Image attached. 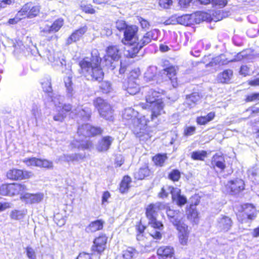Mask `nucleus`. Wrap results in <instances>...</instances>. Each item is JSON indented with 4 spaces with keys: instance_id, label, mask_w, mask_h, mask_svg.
<instances>
[{
    "instance_id": "58836bf2",
    "label": "nucleus",
    "mask_w": 259,
    "mask_h": 259,
    "mask_svg": "<svg viewBox=\"0 0 259 259\" xmlns=\"http://www.w3.org/2000/svg\"><path fill=\"white\" fill-rule=\"evenodd\" d=\"M156 74V68L154 66L149 67L145 73V78L148 81L153 80Z\"/></svg>"
},
{
    "instance_id": "a18cd8bd",
    "label": "nucleus",
    "mask_w": 259,
    "mask_h": 259,
    "mask_svg": "<svg viewBox=\"0 0 259 259\" xmlns=\"http://www.w3.org/2000/svg\"><path fill=\"white\" fill-rule=\"evenodd\" d=\"M64 24L63 19L59 18L55 20L54 23L51 25L52 29L53 32L58 31L62 27Z\"/></svg>"
},
{
    "instance_id": "7c9ffc66",
    "label": "nucleus",
    "mask_w": 259,
    "mask_h": 259,
    "mask_svg": "<svg viewBox=\"0 0 259 259\" xmlns=\"http://www.w3.org/2000/svg\"><path fill=\"white\" fill-rule=\"evenodd\" d=\"M125 90L130 95H135L139 91V85L135 80L129 79Z\"/></svg>"
},
{
    "instance_id": "69168bd1",
    "label": "nucleus",
    "mask_w": 259,
    "mask_h": 259,
    "mask_svg": "<svg viewBox=\"0 0 259 259\" xmlns=\"http://www.w3.org/2000/svg\"><path fill=\"white\" fill-rule=\"evenodd\" d=\"M17 195L16 184H9V196Z\"/></svg>"
},
{
    "instance_id": "a19ab883",
    "label": "nucleus",
    "mask_w": 259,
    "mask_h": 259,
    "mask_svg": "<svg viewBox=\"0 0 259 259\" xmlns=\"http://www.w3.org/2000/svg\"><path fill=\"white\" fill-rule=\"evenodd\" d=\"M206 155V152L204 151H194L191 154V158L194 160H203Z\"/></svg>"
},
{
    "instance_id": "4be33fe9",
    "label": "nucleus",
    "mask_w": 259,
    "mask_h": 259,
    "mask_svg": "<svg viewBox=\"0 0 259 259\" xmlns=\"http://www.w3.org/2000/svg\"><path fill=\"white\" fill-rule=\"evenodd\" d=\"M233 71L231 69H227L220 73L217 77L218 82L222 83H229L233 77Z\"/></svg>"
},
{
    "instance_id": "9d476101",
    "label": "nucleus",
    "mask_w": 259,
    "mask_h": 259,
    "mask_svg": "<svg viewBox=\"0 0 259 259\" xmlns=\"http://www.w3.org/2000/svg\"><path fill=\"white\" fill-rule=\"evenodd\" d=\"M46 54V57L50 62L58 66H66V60L62 53L47 51Z\"/></svg>"
},
{
    "instance_id": "72a5a7b5",
    "label": "nucleus",
    "mask_w": 259,
    "mask_h": 259,
    "mask_svg": "<svg viewBox=\"0 0 259 259\" xmlns=\"http://www.w3.org/2000/svg\"><path fill=\"white\" fill-rule=\"evenodd\" d=\"M150 174V170L147 165H144L141 167L138 171L135 172V177L138 180H142L146 177L149 176Z\"/></svg>"
},
{
    "instance_id": "9b49d317",
    "label": "nucleus",
    "mask_w": 259,
    "mask_h": 259,
    "mask_svg": "<svg viewBox=\"0 0 259 259\" xmlns=\"http://www.w3.org/2000/svg\"><path fill=\"white\" fill-rule=\"evenodd\" d=\"M52 101L55 105V110L57 112V113L53 116L54 120L56 121L62 122L66 117V115L63 111H61L62 106H60L61 104L60 96L56 95L53 97Z\"/></svg>"
},
{
    "instance_id": "1a4fd4ad",
    "label": "nucleus",
    "mask_w": 259,
    "mask_h": 259,
    "mask_svg": "<svg viewBox=\"0 0 259 259\" xmlns=\"http://www.w3.org/2000/svg\"><path fill=\"white\" fill-rule=\"evenodd\" d=\"M102 130L100 128L92 126L86 124L79 126L78 128L77 134L79 137H85L94 136L101 134Z\"/></svg>"
},
{
    "instance_id": "a211bd4d",
    "label": "nucleus",
    "mask_w": 259,
    "mask_h": 259,
    "mask_svg": "<svg viewBox=\"0 0 259 259\" xmlns=\"http://www.w3.org/2000/svg\"><path fill=\"white\" fill-rule=\"evenodd\" d=\"M159 259H175L174 249L170 246H162L157 250Z\"/></svg>"
},
{
    "instance_id": "37998d69",
    "label": "nucleus",
    "mask_w": 259,
    "mask_h": 259,
    "mask_svg": "<svg viewBox=\"0 0 259 259\" xmlns=\"http://www.w3.org/2000/svg\"><path fill=\"white\" fill-rule=\"evenodd\" d=\"M17 195H20V197L24 195L26 192L28 190L27 187L26 185L22 183H15Z\"/></svg>"
},
{
    "instance_id": "4c0bfd02",
    "label": "nucleus",
    "mask_w": 259,
    "mask_h": 259,
    "mask_svg": "<svg viewBox=\"0 0 259 259\" xmlns=\"http://www.w3.org/2000/svg\"><path fill=\"white\" fill-rule=\"evenodd\" d=\"M131 182V178L128 176L123 177L120 185L119 190L121 193H124L127 191Z\"/></svg>"
},
{
    "instance_id": "e433bc0d",
    "label": "nucleus",
    "mask_w": 259,
    "mask_h": 259,
    "mask_svg": "<svg viewBox=\"0 0 259 259\" xmlns=\"http://www.w3.org/2000/svg\"><path fill=\"white\" fill-rule=\"evenodd\" d=\"M26 214L24 210H13L10 213V217L13 220H20L23 219Z\"/></svg>"
},
{
    "instance_id": "39448f33",
    "label": "nucleus",
    "mask_w": 259,
    "mask_h": 259,
    "mask_svg": "<svg viewBox=\"0 0 259 259\" xmlns=\"http://www.w3.org/2000/svg\"><path fill=\"white\" fill-rule=\"evenodd\" d=\"M94 104L101 116L107 120H112L113 111L110 104L101 98H97Z\"/></svg>"
},
{
    "instance_id": "bf43d9fd",
    "label": "nucleus",
    "mask_w": 259,
    "mask_h": 259,
    "mask_svg": "<svg viewBox=\"0 0 259 259\" xmlns=\"http://www.w3.org/2000/svg\"><path fill=\"white\" fill-rule=\"evenodd\" d=\"M159 94L155 91H151L149 95H147L146 97V100H147V98L150 97L151 100H154L155 99V101H157V100H162L161 99L159 98Z\"/></svg>"
},
{
    "instance_id": "603ef678",
    "label": "nucleus",
    "mask_w": 259,
    "mask_h": 259,
    "mask_svg": "<svg viewBox=\"0 0 259 259\" xmlns=\"http://www.w3.org/2000/svg\"><path fill=\"white\" fill-rule=\"evenodd\" d=\"M40 32L41 35H45L47 33H51L53 32L52 29L51 25L46 24L40 27Z\"/></svg>"
},
{
    "instance_id": "a878e982",
    "label": "nucleus",
    "mask_w": 259,
    "mask_h": 259,
    "mask_svg": "<svg viewBox=\"0 0 259 259\" xmlns=\"http://www.w3.org/2000/svg\"><path fill=\"white\" fill-rule=\"evenodd\" d=\"M113 139L110 136H106L99 142L97 146V150L100 152L106 151L110 147Z\"/></svg>"
},
{
    "instance_id": "0eeeda50",
    "label": "nucleus",
    "mask_w": 259,
    "mask_h": 259,
    "mask_svg": "<svg viewBox=\"0 0 259 259\" xmlns=\"http://www.w3.org/2000/svg\"><path fill=\"white\" fill-rule=\"evenodd\" d=\"M138 28L136 25L127 27L124 31V37L122 40V43L124 44H136L138 40Z\"/></svg>"
},
{
    "instance_id": "dca6fc26",
    "label": "nucleus",
    "mask_w": 259,
    "mask_h": 259,
    "mask_svg": "<svg viewBox=\"0 0 259 259\" xmlns=\"http://www.w3.org/2000/svg\"><path fill=\"white\" fill-rule=\"evenodd\" d=\"M107 238L105 235H101L95 239L92 246V250L101 254L106 248Z\"/></svg>"
},
{
    "instance_id": "412c9836",
    "label": "nucleus",
    "mask_w": 259,
    "mask_h": 259,
    "mask_svg": "<svg viewBox=\"0 0 259 259\" xmlns=\"http://www.w3.org/2000/svg\"><path fill=\"white\" fill-rule=\"evenodd\" d=\"M87 30L88 27L84 25L74 31L67 39L68 44H71L73 42H75L79 40Z\"/></svg>"
},
{
    "instance_id": "680f3d73",
    "label": "nucleus",
    "mask_w": 259,
    "mask_h": 259,
    "mask_svg": "<svg viewBox=\"0 0 259 259\" xmlns=\"http://www.w3.org/2000/svg\"><path fill=\"white\" fill-rule=\"evenodd\" d=\"M195 130L196 127L195 126H188L184 130V135L186 136H191L195 133Z\"/></svg>"
},
{
    "instance_id": "f8f14e48",
    "label": "nucleus",
    "mask_w": 259,
    "mask_h": 259,
    "mask_svg": "<svg viewBox=\"0 0 259 259\" xmlns=\"http://www.w3.org/2000/svg\"><path fill=\"white\" fill-rule=\"evenodd\" d=\"M166 214L169 221L175 227L184 223L182 222L183 214L179 210H175L168 208L166 209Z\"/></svg>"
},
{
    "instance_id": "338daca9",
    "label": "nucleus",
    "mask_w": 259,
    "mask_h": 259,
    "mask_svg": "<svg viewBox=\"0 0 259 259\" xmlns=\"http://www.w3.org/2000/svg\"><path fill=\"white\" fill-rule=\"evenodd\" d=\"M116 27L119 30H121L126 29V25L124 21L122 20H118L116 23Z\"/></svg>"
},
{
    "instance_id": "de8ad7c7",
    "label": "nucleus",
    "mask_w": 259,
    "mask_h": 259,
    "mask_svg": "<svg viewBox=\"0 0 259 259\" xmlns=\"http://www.w3.org/2000/svg\"><path fill=\"white\" fill-rule=\"evenodd\" d=\"M31 113L36 119L39 117L41 115L40 106L36 104H33L32 106Z\"/></svg>"
},
{
    "instance_id": "6e6552de",
    "label": "nucleus",
    "mask_w": 259,
    "mask_h": 259,
    "mask_svg": "<svg viewBox=\"0 0 259 259\" xmlns=\"http://www.w3.org/2000/svg\"><path fill=\"white\" fill-rule=\"evenodd\" d=\"M147 106H148L149 108H151L152 111L151 116L152 119H153L154 117H157L159 115H160L162 113L164 112L163 110L164 105L162 100H157V101H155V99L154 100H151L150 97H148L147 98Z\"/></svg>"
},
{
    "instance_id": "2f4dec72",
    "label": "nucleus",
    "mask_w": 259,
    "mask_h": 259,
    "mask_svg": "<svg viewBox=\"0 0 259 259\" xmlns=\"http://www.w3.org/2000/svg\"><path fill=\"white\" fill-rule=\"evenodd\" d=\"M155 30L150 31L147 32L140 40V42H138L139 45L143 48L145 45H146L150 43L152 39H154L155 36Z\"/></svg>"
},
{
    "instance_id": "774afa93",
    "label": "nucleus",
    "mask_w": 259,
    "mask_h": 259,
    "mask_svg": "<svg viewBox=\"0 0 259 259\" xmlns=\"http://www.w3.org/2000/svg\"><path fill=\"white\" fill-rule=\"evenodd\" d=\"M138 20L141 24V27L144 29H147L149 28L150 24L145 19L142 17L138 18Z\"/></svg>"
},
{
    "instance_id": "c9c22d12",
    "label": "nucleus",
    "mask_w": 259,
    "mask_h": 259,
    "mask_svg": "<svg viewBox=\"0 0 259 259\" xmlns=\"http://www.w3.org/2000/svg\"><path fill=\"white\" fill-rule=\"evenodd\" d=\"M22 174V170L12 169L7 172V177L8 179L12 180H21Z\"/></svg>"
},
{
    "instance_id": "c756f323",
    "label": "nucleus",
    "mask_w": 259,
    "mask_h": 259,
    "mask_svg": "<svg viewBox=\"0 0 259 259\" xmlns=\"http://www.w3.org/2000/svg\"><path fill=\"white\" fill-rule=\"evenodd\" d=\"M136 254V250L132 248L128 247L123 250L121 254L118 255L116 259H132Z\"/></svg>"
},
{
    "instance_id": "79ce46f5",
    "label": "nucleus",
    "mask_w": 259,
    "mask_h": 259,
    "mask_svg": "<svg viewBox=\"0 0 259 259\" xmlns=\"http://www.w3.org/2000/svg\"><path fill=\"white\" fill-rule=\"evenodd\" d=\"M23 162L25 163L28 166H37L39 167V163H40V159L35 157L25 158L23 160Z\"/></svg>"
},
{
    "instance_id": "b1692460",
    "label": "nucleus",
    "mask_w": 259,
    "mask_h": 259,
    "mask_svg": "<svg viewBox=\"0 0 259 259\" xmlns=\"http://www.w3.org/2000/svg\"><path fill=\"white\" fill-rule=\"evenodd\" d=\"M104 223V222L101 220H98L92 222L87 226L85 231L87 233H91L101 230L103 229Z\"/></svg>"
},
{
    "instance_id": "6e6d98bb",
    "label": "nucleus",
    "mask_w": 259,
    "mask_h": 259,
    "mask_svg": "<svg viewBox=\"0 0 259 259\" xmlns=\"http://www.w3.org/2000/svg\"><path fill=\"white\" fill-rule=\"evenodd\" d=\"M172 4V0H159V5L163 9H169Z\"/></svg>"
},
{
    "instance_id": "bb28decb",
    "label": "nucleus",
    "mask_w": 259,
    "mask_h": 259,
    "mask_svg": "<svg viewBox=\"0 0 259 259\" xmlns=\"http://www.w3.org/2000/svg\"><path fill=\"white\" fill-rule=\"evenodd\" d=\"M67 74V76L64 77V83L66 88L67 92L69 96H72L73 94V89L72 87V73L71 70L70 69L69 67L65 72Z\"/></svg>"
},
{
    "instance_id": "423d86ee",
    "label": "nucleus",
    "mask_w": 259,
    "mask_h": 259,
    "mask_svg": "<svg viewBox=\"0 0 259 259\" xmlns=\"http://www.w3.org/2000/svg\"><path fill=\"white\" fill-rule=\"evenodd\" d=\"M22 19L33 18L38 15L40 12L38 6H34L31 3H28L22 6L21 10L18 11Z\"/></svg>"
},
{
    "instance_id": "ddd939ff",
    "label": "nucleus",
    "mask_w": 259,
    "mask_h": 259,
    "mask_svg": "<svg viewBox=\"0 0 259 259\" xmlns=\"http://www.w3.org/2000/svg\"><path fill=\"white\" fill-rule=\"evenodd\" d=\"M233 222L230 218L221 215L217 219L216 226L222 231L227 232L232 226Z\"/></svg>"
},
{
    "instance_id": "8fccbe9b",
    "label": "nucleus",
    "mask_w": 259,
    "mask_h": 259,
    "mask_svg": "<svg viewBox=\"0 0 259 259\" xmlns=\"http://www.w3.org/2000/svg\"><path fill=\"white\" fill-rule=\"evenodd\" d=\"M180 176L181 174L178 170H173L169 174L168 178L171 180L175 182L179 180Z\"/></svg>"
},
{
    "instance_id": "052dcab7",
    "label": "nucleus",
    "mask_w": 259,
    "mask_h": 259,
    "mask_svg": "<svg viewBox=\"0 0 259 259\" xmlns=\"http://www.w3.org/2000/svg\"><path fill=\"white\" fill-rule=\"evenodd\" d=\"M14 3V0H0V11Z\"/></svg>"
},
{
    "instance_id": "393cba45",
    "label": "nucleus",
    "mask_w": 259,
    "mask_h": 259,
    "mask_svg": "<svg viewBox=\"0 0 259 259\" xmlns=\"http://www.w3.org/2000/svg\"><path fill=\"white\" fill-rule=\"evenodd\" d=\"M127 46L125 48V55L130 58H134L136 56L139 50L142 48L139 44H125Z\"/></svg>"
},
{
    "instance_id": "aec40b11",
    "label": "nucleus",
    "mask_w": 259,
    "mask_h": 259,
    "mask_svg": "<svg viewBox=\"0 0 259 259\" xmlns=\"http://www.w3.org/2000/svg\"><path fill=\"white\" fill-rule=\"evenodd\" d=\"M177 67L175 66H169L164 69V73H165L169 79L171 80L172 85L174 88L178 86L177 74Z\"/></svg>"
},
{
    "instance_id": "3c124183",
    "label": "nucleus",
    "mask_w": 259,
    "mask_h": 259,
    "mask_svg": "<svg viewBox=\"0 0 259 259\" xmlns=\"http://www.w3.org/2000/svg\"><path fill=\"white\" fill-rule=\"evenodd\" d=\"M39 167L47 168H52L53 167V162L51 161H49L47 159H40Z\"/></svg>"
},
{
    "instance_id": "473e14b6",
    "label": "nucleus",
    "mask_w": 259,
    "mask_h": 259,
    "mask_svg": "<svg viewBox=\"0 0 259 259\" xmlns=\"http://www.w3.org/2000/svg\"><path fill=\"white\" fill-rule=\"evenodd\" d=\"M215 115L214 112H210L205 116L197 117L196 118V122L199 125H205L208 122L212 120Z\"/></svg>"
},
{
    "instance_id": "864d4df0",
    "label": "nucleus",
    "mask_w": 259,
    "mask_h": 259,
    "mask_svg": "<svg viewBox=\"0 0 259 259\" xmlns=\"http://www.w3.org/2000/svg\"><path fill=\"white\" fill-rule=\"evenodd\" d=\"M25 249L27 256L29 259H36L35 251L31 247L27 246Z\"/></svg>"
},
{
    "instance_id": "e2e57ef3",
    "label": "nucleus",
    "mask_w": 259,
    "mask_h": 259,
    "mask_svg": "<svg viewBox=\"0 0 259 259\" xmlns=\"http://www.w3.org/2000/svg\"><path fill=\"white\" fill-rule=\"evenodd\" d=\"M22 18L21 16L19 15V12L16 14L15 17L13 18L10 19L8 22L9 24H15L19 22Z\"/></svg>"
},
{
    "instance_id": "5701e85b",
    "label": "nucleus",
    "mask_w": 259,
    "mask_h": 259,
    "mask_svg": "<svg viewBox=\"0 0 259 259\" xmlns=\"http://www.w3.org/2000/svg\"><path fill=\"white\" fill-rule=\"evenodd\" d=\"M211 165L223 170L226 167L225 160L222 154H215L213 156L211 162Z\"/></svg>"
},
{
    "instance_id": "09e8293b",
    "label": "nucleus",
    "mask_w": 259,
    "mask_h": 259,
    "mask_svg": "<svg viewBox=\"0 0 259 259\" xmlns=\"http://www.w3.org/2000/svg\"><path fill=\"white\" fill-rule=\"evenodd\" d=\"M100 89L103 93L106 94L109 93L112 90L110 83L108 81H103L101 83L100 85Z\"/></svg>"
},
{
    "instance_id": "c03bdc74",
    "label": "nucleus",
    "mask_w": 259,
    "mask_h": 259,
    "mask_svg": "<svg viewBox=\"0 0 259 259\" xmlns=\"http://www.w3.org/2000/svg\"><path fill=\"white\" fill-rule=\"evenodd\" d=\"M80 9L85 13L93 14L96 13V11L92 8V6L90 4H85L83 2H81L80 5Z\"/></svg>"
},
{
    "instance_id": "2eb2a0df",
    "label": "nucleus",
    "mask_w": 259,
    "mask_h": 259,
    "mask_svg": "<svg viewBox=\"0 0 259 259\" xmlns=\"http://www.w3.org/2000/svg\"><path fill=\"white\" fill-rule=\"evenodd\" d=\"M168 190L171 194L172 200L179 206H182L186 203L187 198L181 194L180 189L173 187H168Z\"/></svg>"
},
{
    "instance_id": "20e7f679",
    "label": "nucleus",
    "mask_w": 259,
    "mask_h": 259,
    "mask_svg": "<svg viewBox=\"0 0 259 259\" xmlns=\"http://www.w3.org/2000/svg\"><path fill=\"white\" fill-rule=\"evenodd\" d=\"M120 57L119 50L117 46L108 47L106 50V55L104 57L106 65L111 70H114Z\"/></svg>"
},
{
    "instance_id": "6ab92c4d",
    "label": "nucleus",
    "mask_w": 259,
    "mask_h": 259,
    "mask_svg": "<svg viewBox=\"0 0 259 259\" xmlns=\"http://www.w3.org/2000/svg\"><path fill=\"white\" fill-rule=\"evenodd\" d=\"M244 182L242 180L237 179L229 182L227 187L230 189L233 194H236L244 189Z\"/></svg>"
},
{
    "instance_id": "f3484780",
    "label": "nucleus",
    "mask_w": 259,
    "mask_h": 259,
    "mask_svg": "<svg viewBox=\"0 0 259 259\" xmlns=\"http://www.w3.org/2000/svg\"><path fill=\"white\" fill-rule=\"evenodd\" d=\"M176 228L179 232L178 237L180 243L183 245H186L189 234L188 226L183 223L180 225H178Z\"/></svg>"
},
{
    "instance_id": "4d7b16f0",
    "label": "nucleus",
    "mask_w": 259,
    "mask_h": 259,
    "mask_svg": "<svg viewBox=\"0 0 259 259\" xmlns=\"http://www.w3.org/2000/svg\"><path fill=\"white\" fill-rule=\"evenodd\" d=\"M211 3L213 6L221 8L227 4L228 1L227 0H211Z\"/></svg>"
},
{
    "instance_id": "13d9d810",
    "label": "nucleus",
    "mask_w": 259,
    "mask_h": 259,
    "mask_svg": "<svg viewBox=\"0 0 259 259\" xmlns=\"http://www.w3.org/2000/svg\"><path fill=\"white\" fill-rule=\"evenodd\" d=\"M0 194L9 196V184H3L0 186Z\"/></svg>"
},
{
    "instance_id": "4468645a",
    "label": "nucleus",
    "mask_w": 259,
    "mask_h": 259,
    "mask_svg": "<svg viewBox=\"0 0 259 259\" xmlns=\"http://www.w3.org/2000/svg\"><path fill=\"white\" fill-rule=\"evenodd\" d=\"M44 195L42 193L32 194L26 193L24 195L20 197V199L28 204L38 203L44 199Z\"/></svg>"
},
{
    "instance_id": "0e129e2a",
    "label": "nucleus",
    "mask_w": 259,
    "mask_h": 259,
    "mask_svg": "<svg viewBox=\"0 0 259 259\" xmlns=\"http://www.w3.org/2000/svg\"><path fill=\"white\" fill-rule=\"evenodd\" d=\"M247 101H255L259 100V93H252L246 98Z\"/></svg>"
},
{
    "instance_id": "f704fd0d",
    "label": "nucleus",
    "mask_w": 259,
    "mask_h": 259,
    "mask_svg": "<svg viewBox=\"0 0 259 259\" xmlns=\"http://www.w3.org/2000/svg\"><path fill=\"white\" fill-rule=\"evenodd\" d=\"M187 16H182L181 17H179L176 18L175 16H172L166 20H165L163 23L166 25H171V24H176L178 23H180L181 24L185 23V20L186 18H187Z\"/></svg>"
},
{
    "instance_id": "ea45409f",
    "label": "nucleus",
    "mask_w": 259,
    "mask_h": 259,
    "mask_svg": "<svg viewBox=\"0 0 259 259\" xmlns=\"http://www.w3.org/2000/svg\"><path fill=\"white\" fill-rule=\"evenodd\" d=\"M166 159L167 156L166 154H158L153 157V160L156 165L162 166Z\"/></svg>"
},
{
    "instance_id": "c85d7f7f",
    "label": "nucleus",
    "mask_w": 259,
    "mask_h": 259,
    "mask_svg": "<svg viewBox=\"0 0 259 259\" xmlns=\"http://www.w3.org/2000/svg\"><path fill=\"white\" fill-rule=\"evenodd\" d=\"M200 99L199 95L197 93H194L191 95H188L186 97L185 104L188 106L189 107H193Z\"/></svg>"
},
{
    "instance_id": "5fc2aeb1",
    "label": "nucleus",
    "mask_w": 259,
    "mask_h": 259,
    "mask_svg": "<svg viewBox=\"0 0 259 259\" xmlns=\"http://www.w3.org/2000/svg\"><path fill=\"white\" fill-rule=\"evenodd\" d=\"M41 85L44 91L46 92L50 93L52 91L51 83L50 79H47L46 80L41 82Z\"/></svg>"
},
{
    "instance_id": "f257e3e1",
    "label": "nucleus",
    "mask_w": 259,
    "mask_h": 259,
    "mask_svg": "<svg viewBox=\"0 0 259 259\" xmlns=\"http://www.w3.org/2000/svg\"><path fill=\"white\" fill-rule=\"evenodd\" d=\"M101 61L97 56L85 57L80 61L79 65L81 71L89 79L99 81L102 80L104 73L100 67Z\"/></svg>"
},
{
    "instance_id": "cd10ccee",
    "label": "nucleus",
    "mask_w": 259,
    "mask_h": 259,
    "mask_svg": "<svg viewBox=\"0 0 259 259\" xmlns=\"http://www.w3.org/2000/svg\"><path fill=\"white\" fill-rule=\"evenodd\" d=\"M72 145L80 149H89L92 146L91 142L88 140H83L80 137L78 140H75L72 142Z\"/></svg>"
},
{
    "instance_id": "49530a36",
    "label": "nucleus",
    "mask_w": 259,
    "mask_h": 259,
    "mask_svg": "<svg viewBox=\"0 0 259 259\" xmlns=\"http://www.w3.org/2000/svg\"><path fill=\"white\" fill-rule=\"evenodd\" d=\"M198 212L194 208H190L188 213V218L190 220L196 222L198 219Z\"/></svg>"
},
{
    "instance_id": "f03ea898",
    "label": "nucleus",
    "mask_w": 259,
    "mask_h": 259,
    "mask_svg": "<svg viewBox=\"0 0 259 259\" xmlns=\"http://www.w3.org/2000/svg\"><path fill=\"white\" fill-rule=\"evenodd\" d=\"M161 204L156 203L150 204L146 208V214L149 220V224L155 230L151 231L150 234L155 239L161 238L160 231L163 229V226L161 222L157 221V212L160 209Z\"/></svg>"
},
{
    "instance_id": "7ed1b4c3",
    "label": "nucleus",
    "mask_w": 259,
    "mask_h": 259,
    "mask_svg": "<svg viewBox=\"0 0 259 259\" xmlns=\"http://www.w3.org/2000/svg\"><path fill=\"white\" fill-rule=\"evenodd\" d=\"M137 113L133 108H128L124 110L122 117L124 120L129 121L133 124L135 134L141 137V130H144L145 124L142 123L140 119L137 118Z\"/></svg>"
}]
</instances>
